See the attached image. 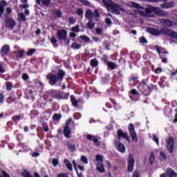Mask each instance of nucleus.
Listing matches in <instances>:
<instances>
[{"mask_svg": "<svg viewBox=\"0 0 177 177\" xmlns=\"http://www.w3.org/2000/svg\"><path fill=\"white\" fill-rule=\"evenodd\" d=\"M66 74V71L63 69L59 70L57 73L53 71L52 73H49L46 75V79L48 80V84L51 85V86H53L56 85V84L62 82Z\"/></svg>", "mask_w": 177, "mask_h": 177, "instance_id": "f257e3e1", "label": "nucleus"}, {"mask_svg": "<svg viewBox=\"0 0 177 177\" xmlns=\"http://www.w3.org/2000/svg\"><path fill=\"white\" fill-rule=\"evenodd\" d=\"M147 31L151 34V35H154L155 37H158V35H161V34H164V35H167V37H170L171 38H174L177 39V32H175L171 29L160 28V29H156L154 28H147Z\"/></svg>", "mask_w": 177, "mask_h": 177, "instance_id": "f03ea898", "label": "nucleus"}, {"mask_svg": "<svg viewBox=\"0 0 177 177\" xmlns=\"http://www.w3.org/2000/svg\"><path fill=\"white\" fill-rule=\"evenodd\" d=\"M148 82L147 79H143L137 86V88L141 92L142 95H144V96H150L153 89L158 91L157 85L153 84L147 85Z\"/></svg>", "mask_w": 177, "mask_h": 177, "instance_id": "7ed1b4c3", "label": "nucleus"}, {"mask_svg": "<svg viewBox=\"0 0 177 177\" xmlns=\"http://www.w3.org/2000/svg\"><path fill=\"white\" fill-rule=\"evenodd\" d=\"M102 3L107 9H111V10L115 12L116 15H120L122 9H124L121 6L114 3L111 0H102Z\"/></svg>", "mask_w": 177, "mask_h": 177, "instance_id": "20e7f679", "label": "nucleus"}, {"mask_svg": "<svg viewBox=\"0 0 177 177\" xmlns=\"http://www.w3.org/2000/svg\"><path fill=\"white\" fill-rule=\"evenodd\" d=\"M85 17L87 20H95L96 21H100L99 19L100 17V12H99V10L95 9L94 12H92L91 9H88L85 12Z\"/></svg>", "mask_w": 177, "mask_h": 177, "instance_id": "39448f33", "label": "nucleus"}, {"mask_svg": "<svg viewBox=\"0 0 177 177\" xmlns=\"http://www.w3.org/2000/svg\"><path fill=\"white\" fill-rule=\"evenodd\" d=\"M57 37L59 41H64L66 45H70V39L67 37V30L59 29L57 32Z\"/></svg>", "mask_w": 177, "mask_h": 177, "instance_id": "423d86ee", "label": "nucleus"}, {"mask_svg": "<svg viewBox=\"0 0 177 177\" xmlns=\"http://www.w3.org/2000/svg\"><path fill=\"white\" fill-rule=\"evenodd\" d=\"M148 2H164L160 4L162 9H171L175 6V1L167 2L168 0H147Z\"/></svg>", "mask_w": 177, "mask_h": 177, "instance_id": "0eeeda50", "label": "nucleus"}, {"mask_svg": "<svg viewBox=\"0 0 177 177\" xmlns=\"http://www.w3.org/2000/svg\"><path fill=\"white\" fill-rule=\"evenodd\" d=\"M133 168H135V158L133 154L130 153L127 158V171L128 172H133Z\"/></svg>", "mask_w": 177, "mask_h": 177, "instance_id": "6e6552de", "label": "nucleus"}, {"mask_svg": "<svg viewBox=\"0 0 177 177\" xmlns=\"http://www.w3.org/2000/svg\"><path fill=\"white\" fill-rule=\"evenodd\" d=\"M47 93L50 97L56 99V100H60V99H63V95H62L60 91H58L57 89H51L48 91Z\"/></svg>", "mask_w": 177, "mask_h": 177, "instance_id": "1a4fd4ad", "label": "nucleus"}, {"mask_svg": "<svg viewBox=\"0 0 177 177\" xmlns=\"http://www.w3.org/2000/svg\"><path fill=\"white\" fill-rule=\"evenodd\" d=\"M129 132L133 142H134L135 143H138V135L136 134V131H135V126L132 123H130L129 124Z\"/></svg>", "mask_w": 177, "mask_h": 177, "instance_id": "9d476101", "label": "nucleus"}, {"mask_svg": "<svg viewBox=\"0 0 177 177\" xmlns=\"http://www.w3.org/2000/svg\"><path fill=\"white\" fill-rule=\"evenodd\" d=\"M129 95L130 99L133 102H139V100H140V93L135 88H133L129 91Z\"/></svg>", "mask_w": 177, "mask_h": 177, "instance_id": "9b49d317", "label": "nucleus"}, {"mask_svg": "<svg viewBox=\"0 0 177 177\" xmlns=\"http://www.w3.org/2000/svg\"><path fill=\"white\" fill-rule=\"evenodd\" d=\"M160 24L165 27H162V28H169V27H172L174 24L176 26L177 24V19L175 20V21H172L170 19H160Z\"/></svg>", "mask_w": 177, "mask_h": 177, "instance_id": "f8f14e48", "label": "nucleus"}, {"mask_svg": "<svg viewBox=\"0 0 177 177\" xmlns=\"http://www.w3.org/2000/svg\"><path fill=\"white\" fill-rule=\"evenodd\" d=\"M175 145V140L173 137H169L167 141V148L170 154L174 153V147Z\"/></svg>", "mask_w": 177, "mask_h": 177, "instance_id": "ddd939ff", "label": "nucleus"}, {"mask_svg": "<svg viewBox=\"0 0 177 177\" xmlns=\"http://www.w3.org/2000/svg\"><path fill=\"white\" fill-rule=\"evenodd\" d=\"M115 147L117 149L118 151L122 153H125V150H127L125 145L120 141L118 140L115 141Z\"/></svg>", "mask_w": 177, "mask_h": 177, "instance_id": "4468645a", "label": "nucleus"}, {"mask_svg": "<svg viewBox=\"0 0 177 177\" xmlns=\"http://www.w3.org/2000/svg\"><path fill=\"white\" fill-rule=\"evenodd\" d=\"M117 136L118 140H121V139H125L126 140H129V137L128 136V133L124 132V130L119 129L117 131Z\"/></svg>", "mask_w": 177, "mask_h": 177, "instance_id": "2eb2a0df", "label": "nucleus"}, {"mask_svg": "<svg viewBox=\"0 0 177 177\" xmlns=\"http://www.w3.org/2000/svg\"><path fill=\"white\" fill-rule=\"evenodd\" d=\"M6 27H8L9 28H11V30H13L15 28V26H16V21L10 17H6Z\"/></svg>", "mask_w": 177, "mask_h": 177, "instance_id": "dca6fc26", "label": "nucleus"}, {"mask_svg": "<svg viewBox=\"0 0 177 177\" xmlns=\"http://www.w3.org/2000/svg\"><path fill=\"white\" fill-rule=\"evenodd\" d=\"M9 52H10V47H9V45L6 44L1 48L0 55L1 57H5V56H8Z\"/></svg>", "mask_w": 177, "mask_h": 177, "instance_id": "f3484780", "label": "nucleus"}, {"mask_svg": "<svg viewBox=\"0 0 177 177\" xmlns=\"http://www.w3.org/2000/svg\"><path fill=\"white\" fill-rule=\"evenodd\" d=\"M51 2V0H36V3H37V5H39L40 6H46V8H49Z\"/></svg>", "mask_w": 177, "mask_h": 177, "instance_id": "a211bd4d", "label": "nucleus"}, {"mask_svg": "<svg viewBox=\"0 0 177 177\" xmlns=\"http://www.w3.org/2000/svg\"><path fill=\"white\" fill-rule=\"evenodd\" d=\"M158 85L160 86V88H166V86H169V84L168 83V80H167V77H162L158 82Z\"/></svg>", "mask_w": 177, "mask_h": 177, "instance_id": "6ab92c4d", "label": "nucleus"}, {"mask_svg": "<svg viewBox=\"0 0 177 177\" xmlns=\"http://www.w3.org/2000/svg\"><path fill=\"white\" fill-rule=\"evenodd\" d=\"M24 53H26L24 50H17L13 52L17 59H24Z\"/></svg>", "mask_w": 177, "mask_h": 177, "instance_id": "aec40b11", "label": "nucleus"}, {"mask_svg": "<svg viewBox=\"0 0 177 177\" xmlns=\"http://www.w3.org/2000/svg\"><path fill=\"white\" fill-rule=\"evenodd\" d=\"M87 140H92L96 146H100V142L99 140L96 138V136H93L91 134H88L86 136Z\"/></svg>", "mask_w": 177, "mask_h": 177, "instance_id": "412c9836", "label": "nucleus"}, {"mask_svg": "<svg viewBox=\"0 0 177 177\" xmlns=\"http://www.w3.org/2000/svg\"><path fill=\"white\" fill-rule=\"evenodd\" d=\"M155 15H157V16H160L161 17H167V16H168V12L161 10V8L158 7H156Z\"/></svg>", "mask_w": 177, "mask_h": 177, "instance_id": "4be33fe9", "label": "nucleus"}, {"mask_svg": "<svg viewBox=\"0 0 177 177\" xmlns=\"http://www.w3.org/2000/svg\"><path fill=\"white\" fill-rule=\"evenodd\" d=\"M6 6H8V2L6 0L0 1V17H2V15L5 12Z\"/></svg>", "mask_w": 177, "mask_h": 177, "instance_id": "5701e85b", "label": "nucleus"}, {"mask_svg": "<svg viewBox=\"0 0 177 177\" xmlns=\"http://www.w3.org/2000/svg\"><path fill=\"white\" fill-rule=\"evenodd\" d=\"M71 129L70 128V126H65L64 127V136L68 139H70L71 136Z\"/></svg>", "mask_w": 177, "mask_h": 177, "instance_id": "b1692460", "label": "nucleus"}, {"mask_svg": "<svg viewBox=\"0 0 177 177\" xmlns=\"http://www.w3.org/2000/svg\"><path fill=\"white\" fill-rule=\"evenodd\" d=\"M23 139H24V136L22 133H18L17 135V140L19 142L18 146L20 147H24V146H26V143L21 142Z\"/></svg>", "mask_w": 177, "mask_h": 177, "instance_id": "393cba45", "label": "nucleus"}, {"mask_svg": "<svg viewBox=\"0 0 177 177\" xmlns=\"http://www.w3.org/2000/svg\"><path fill=\"white\" fill-rule=\"evenodd\" d=\"M81 39L82 41H81ZM77 41L78 42H86V44H88V42H89L91 44V42H92V41L91 40V38H89V37H88L87 35H80L78 38H77Z\"/></svg>", "mask_w": 177, "mask_h": 177, "instance_id": "a878e982", "label": "nucleus"}, {"mask_svg": "<svg viewBox=\"0 0 177 177\" xmlns=\"http://www.w3.org/2000/svg\"><path fill=\"white\" fill-rule=\"evenodd\" d=\"M66 146L69 151H74L75 150H77L75 145L70 141L66 142Z\"/></svg>", "mask_w": 177, "mask_h": 177, "instance_id": "bb28decb", "label": "nucleus"}, {"mask_svg": "<svg viewBox=\"0 0 177 177\" xmlns=\"http://www.w3.org/2000/svg\"><path fill=\"white\" fill-rule=\"evenodd\" d=\"M157 10V7H153V6H149L147 8H145V12L150 15L153 13V12L156 14V10Z\"/></svg>", "mask_w": 177, "mask_h": 177, "instance_id": "cd10ccee", "label": "nucleus"}, {"mask_svg": "<svg viewBox=\"0 0 177 177\" xmlns=\"http://www.w3.org/2000/svg\"><path fill=\"white\" fill-rule=\"evenodd\" d=\"M97 171L98 172H100L101 174L106 172V169H104V165H103V163L97 164Z\"/></svg>", "mask_w": 177, "mask_h": 177, "instance_id": "c85d7f7f", "label": "nucleus"}, {"mask_svg": "<svg viewBox=\"0 0 177 177\" xmlns=\"http://www.w3.org/2000/svg\"><path fill=\"white\" fill-rule=\"evenodd\" d=\"M86 27L88 30H93V28H95V22H93V19H88V21L86 24Z\"/></svg>", "mask_w": 177, "mask_h": 177, "instance_id": "c756f323", "label": "nucleus"}, {"mask_svg": "<svg viewBox=\"0 0 177 177\" xmlns=\"http://www.w3.org/2000/svg\"><path fill=\"white\" fill-rule=\"evenodd\" d=\"M90 66L93 68L97 67V66H99V61L97 60V59H92L90 61Z\"/></svg>", "mask_w": 177, "mask_h": 177, "instance_id": "7c9ffc66", "label": "nucleus"}, {"mask_svg": "<svg viewBox=\"0 0 177 177\" xmlns=\"http://www.w3.org/2000/svg\"><path fill=\"white\" fill-rule=\"evenodd\" d=\"M142 73L144 77H147L150 74V68L147 66L143 67L142 68Z\"/></svg>", "mask_w": 177, "mask_h": 177, "instance_id": "2f4dec72", "label": "nucleus"}, {"mask_svg": "<svg viewBox=\"0 0 177 177\" xmlns=\"http://www.w3.org/2000/svg\"><path fill=\"white\" fill-rule=\"evenodd\" d=\"M37 115H39V111L38 110L33 109L30 112V118H35Z\"/></svg>", "mask_w": 177, "mask_h": 177, "instance_id": "473e14b6", "label": "nucleus"}, {"mask_svg": "<svg viewBox=\"0 0 177 177\" xmlns=\"http://www.w3.org/2000/svg\"><path fill=\"white\" fill-rule=\"evenodd\" d=\"M106 66L108 68H110L111 70H115V68H117V64L111 61L107 62Z\"/></svg>", "mask_w": 177, "mask_h": 177, "instance_id": "72a5a7b5", "label": "nucleus"}, {"mask_svg": "<svg viewBox=\"0 0 177 177\" xmlns=\"http://www.w3.org/2000/svg\"><path fill=\"white\" fill-rule=\"evenodd\" d=\"M64 162L66 168H68V169H69V171L73 170V165L71 164V162H70V160H68V159H64Z\"/></svg>", "mask_w": 177, "mask_h": 177, "instance_id": "f704fd0d", "label": "nucleus"}, {"mask_svg": "<svg viewBox=\"0 0 177 177\" xmlns=\"http://www.w3.org/2000/svg\"><path fill=\"white\" fill-rule=\"evenodd\" d=\"M21 176L23 177H34L31 175V173L28 171V170L24 169L23 171L21 173Z\"/></svg>", "mask_w": 177, "mask_h": 177, "instance_id": "c9c22d12", "label": "nucleus"}, {"mask_svg": "<svg viewBox=\"0 0 177 177\" xmlns=\"http://www.w3.org/2000/svg\"><path fill=\"white\" fill-rule=\"evenodd\" d=\"M167 172L169 177H177V174L172 169H167Z\"/></svg>", "mask_w": 177, "mask_h": 177, "instance_id": "e433bc0d", "label": "nucleus"}, {"mask_svg": "<svg viewBox=\"0 0 177 177\" xmlns=\"http://www.w3.org/2000/svg\"><path fill=\"white\" fill-rule=\"evenodd\" d=\"M71 100L72 102V106H74V107H78V100L75 99V96L71 95Z\"/></svg>", "mask_w": 177, "mask_h": 177, "instance_id": "4c0bfd02", "label": "nucleus"}, {"mask_svg": "<svg viewBox=\"0 0 177 177\" xmlns=\"http://www.w3.org/2000/svg\"><path fill=\"white\" fill-rule=\"evenodd\" d=\"M154 161H156V155H154V153L151 152L149 156L150 165H153V164H154Z\"/></svg>", "mask_w": 177, "mask_h": 177, "instance_id": "58836bf2", "label": "nucleus"}, {"mask_svg": "<svg viewBox=\"0 0 177 177\" xmlns=\"http://www.w3.org/2000/svg\"><path fill=\"white\" fill-rule=\"evenodd\" d=\"M139 80V76L138 74H133L131 75V78H129V82H136Z\"/></svg>", "mask_w": 177, "mask_h": 177, "instance_id": "ea45409f", "label": "nucleus"}, {"mask_svg": "<svg viewBox=\"0 0 177 177\" xmlns=\"http://www.w3.org/2000/svg\"><path fill=\"white\" fill-rule=\"evenodd\" d=\"M62 119V114L60 113H54L53 115V121H59V120Z\"/></svg>", "mask_w": 177, "mask_h": 177, "instance_id": "a19ab883", "label": "nucleus"}, {"mask_svg": "<svg viewBox=\"0 0 177 177\" xmlns=\"http://www.w3.org/2000/svg\"><path fill=\"white\" fill-rule=\"evenodd\" d=\"M82 45L80 44H77V42H73L71 44V48L74 49L75 50L77 49H80L81 48Z\"/></svg>", "mask_w": 177, "mask_h": 177, "instance_id": "79ce46f5", "label": "nucleus"}, {"mask_svg": "<svg viewBox=\"0 0 177 177\" xmlns=\"http://www.w3.org/2000/svg\"><path fill=\"white\" fill-rule=\"evenodd\" d=\"M76 14L77 16H80L81 17H84V9L77 8L76 11Z\"/></svg>", "mask_w": 177, "mask_h": 177, "instance_id": "37998d69", "label": "nucleus"}, {"mask_svg": "<svg viewBox=\"0 0 177 177\" xmlns=\"http://www.w3.org/2000/svg\"><path fill=\"white\" fill-rule=\"evenodd\" d=\"M68 21L69 24H75V23L77 22V19H75V17H71L68 19Z\"/></svg>", "mask_w": 177, "mask_h": 177, "instance_id": "c03bdc74", "label": "nucleus"}, {"mask_svg": "<svg viewBox=\"0 0 177 177\" xmlns=\"http://www.w3.org/2000/svg\"><path fill=\"white\" fill-rule=\"evenodd\" d=\"M102 45L104 46V49L106 50H110V48H111V44H107V41H104L102 42Z\"/></svg>", "mask_w": 177, "mask_h": 177, "instance_id": "a18cd8bd", "label": "nucleus"}, {"mask_svg": "<svg viewBox=\"0 0 177 177\" xmlns=\"http://www.w3.org/2000/svg\"><path fill=\"white\" fill-rule=\"evenodd\" d=\"M95 160L101 162V164H103V156L100 155V154H97L95 156Z\"/></svg>", "mask_w": 177, "mask_h": 177, "instance_id": "49530a36", "label": "nucleus"}, {"mask_svg": "<svg viewBox=\"0 0 177 177\" xmlns=\"http://www.w3.org/2000/svg\"><path fill=\"white\" fill-rule=\"evenodd\" d=\"M12 120L13 122H16V121H20L21 120V115H14L12 118Z\"/></svg>", "mask_w": 177, "mask_h": 177, "instance_id": "de8ad7c7", "label": "nucleus"}, {"mask_svg": "<svg viewBox=\"0 0 177 177\" xmlns=\"http://www.w3.org/2000/svg\"><path fill=\"white\" fill-rule=\"evenodd\" d=\"M37 51V49L35 48H32V49H30L27 53L26 55L27 56H32V55H34V53H35V52Z\"/></svg>", "mask_w": 177, "mask_h": 177, "instance_id": "09e8293b", "label": "nucleus"}, {"mask_svg": "<svg viewBox=\"0 0 177 177\" xmlns=\"http://www.w3.org/2000/svg\"><path fill=\"white\" fill-rule=\"evenodd\" d=\"M139 42H140V44L145 45V44H147V39H146V37L142 36V37H140Z\"/></svg>", "mask_w": 177, "mask_h": 177, "instance_id": "8fccbe9b", "label": "nucleus"}, {"mask_svg": "<svg viewBox=\"0 0 177 177\" xmlns=\"http://www.w3.org/2000/svg\"><path fill=\"white\" fill-rule=\"evenodd\" d=\"M101 60L102 61V62H104V63H106V64H107V63H109V56H107V55H104L103 56H102V57L101 58Z\"/></svg>", "mask_w": 177, "mask_h": 177, "instance_id": "3c124183", "label": "nucleus"}, {"mask_svg": "<svg viewBox=\"0 0 177 177\" xmlns=\"http://www.w3.org/2000/svg\"><path fill=\"white\" fill-rule=\"evenodd\" d=\"M71 31H73V32H80V26L76 25L74 27H72Z\"/></svg>", "mask_w": 177, "mask_h": 177, "instance_id": "603ef678", "label": "nucleus"}, {"mask_svg": "<svg viewBox=\"0 0 177 177\" xmlns=\"http://www.w3.org/2000/svg\"><path fill=\"white\" fill-rule=\"evenodd\" d=\"M42 128L44 132H48L49 131V126H48V123L44 122L42 124Z\"/></svg>", "mask_w": 177, "mask_h": 177, "instance_id": "864d4df0", "label": "nucleus"}, {"mask_svg": "<svg viewBox=\"0 0 177 177\" xmlns=\"http://www.w3.org/2000/svg\"><path fill=\"white\" fill-rule=\"evenodd\" d=\"M12 88H13V84L10 82H8L6 83V89H7V91H12Z\"/></svg>", "mask_w": 177, "mask_h": 177, "instance_id": "5fc2aeb1", "label": "nucleus"}, {"mask_svg": "<svg viewBox=\"0 0 177 177\" xmlns=\"http://www.w3.org/2000/svg\"><path fill=\"white\" fill-rule=\"evenodd\" d=\"M0 78H3L6 81H8V80L10 78V75H9L8 74L4 75L3 73H0Z\"/></svg>", "mask_w": 177, "mask_h": 177, "instance_id": "6e6d98bb", "label": "nucleus"}, {"mask_svg": "<svg viewBox=\"0 0 177 177\" xmlns=\"http://www.w3.org/2000/svg\"><path fill=\"white\" fill-rule=\"evenodd\" d=\"M160 156L162 161H164V160H167V156L165 155V153H164V151H160Z\"/></svg>", "mask_w": 177, "mask_h": 177, "instance_id": "4d7b16f0", "label": "nucleus"}, {"mask_svg": "<svg viewBox=\"0 0 177 177\" xmlns=\"http://www.w3.org/2000/svg\"><path fill=\"white\" fill-rule=\"evenodd\" d=\"M50 42L53 45H56L57 44V39H56V37L55 36L51 37Z\"/></svg>", "mask_w": 177, "mask_h": 177, "instance_id": "13d9d810", "label": "nucleus"}, {"mask_svg": "<svg viewBox=\"0 0 177 177\" xmlns=\"http://www.w3.org/2000/svg\"><path fill=\"white\" fill-rule=\"evenodd\" d=\"M2 177H10V175L8 174L5 170H0Z\"/></svg>", "mask_w": 177, "mask_h": 177, "instance_id": "bf43d9fd", "label": "nucleus"}, {"mask_svg": "<svg viewBox=\"0 0 177 177\" xmlns=\"http://www.w3.org/2000/svg\"><path fill=\"white\" fill-rule=\"evenodd\" d=\"M81 162H84V164H88V158H86V156L82 155L81 156Z\"/></svg>", "mask_w": 177, "mask_h": 177, "instance_id": "052dcab7", "label": "nucleus"}, {"mask_svg": "<svg viewBox=\"0 0 177 177\" xmlns=\"http://www.w3.org/2000/svg\"><path fill=\"white\" fill-rule=\"evenodd\" d=\"M80 2L84 6H91V3L89 1H88L87 0H81Z\"/></svg>", "mask_w": 177, "mask_h": 177, "instance_id": "680f3d73", "label": "nucleus"}, {"mask_svg": "<svg viewBox=\"0 0 177 177\" xmlns=\"http://www.w3.org/2000/svg\"><path fill=\"white\" fill-rule=\"evenodd\" d=\"M55 17H58L59 19H60V17H62V11L60 10H55L54 12Z\"/></svg>", "mask_w": 177, "mask_h": 177, "instance_id": "e2e57ef3", "label": "nucleus"}, {"mask_svg": "<svg viewBox=\"0 0 177 177\" xmlns=\"http://www.w3.org/2000/svg\"><path fill=\"white\" fill-rule=\"evenodd\" d=\"M53 167H57V165H59V159L58 158L53 159Z\"/></svg>", "mask_w": 177, "mask_h": 177, "instance_id": "0e129e2a", "label": "nucleus"}, {"mask_svg": "<svg viewBox=\"0 0 177 177\" xmlns=\"http://www.w3.org/2000/svg\"><path fill=\"white\" fill-rule=\"evenodd\" d=\"M22 80H24V81H28V80H30V77L27 73H24L22 75Z\"/></svg>", "mask_w": 177, "mask_h": 177, "instance_id": "69168bd1", "label": "nucleus"}, {"mask_svg": "<svg viewBox=\"0 0 177 177\" xmlns=\"http://www.w3.org/2000/svg\"><path fill=\"white\" fill-rule=\"evenodd\" d=\"M19 19L21 21H26V16L23 13H19Z\"/></svg>", "mask_w": 177, "mask_h": 177, "instance_id": "338daca9", "label": "nucleus"}, {"mask_svg": "<svg viewBox=\"0 0 177 177\" xmlns=\"http://www.w3.org/2000/svg\"><path fill=\"white\" fill-rule=\"evenodd\" d=\"M133 177H140V174L138 170L134 171L133 174Z\"/></svg>", "mask_w": 177, "mask_h": 177, "instance_id": "774afa93", "label": "nucleus"}]
</instances>
